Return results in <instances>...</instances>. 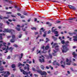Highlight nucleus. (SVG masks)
Wrapping results in <instances>:
<instances>
[{"label":"nucleus","mask_w":77,"mask_h":77,"mask_svg":"<svg viewBox=\"0 0 77 77\" xmlns=\"http://www.w3.org/2000/svg\"><path fill=\"white\" fill-rule=\"evenodd\" d=\"M69 49L65 45H63L62 46V52L63 53H66L67 51H69Z\"/></svg>","instance_id":"obj_1"},{"label":"nucleus","mask_w":77,"mask_h":77,"mask_svg":"<svg viewBox=\"0 0 77 77\" xmlns=\"http://www.w3.org/2000/svg\"><path fill=\"white\" fill-rule=\"evenodd\" d=\"M15 31L14 30L12 29H5L3 31V32H7V33H12V32H15Z\"/></svg>","instance_id":"obj_2"},{"label":"nucleus","mask_w":77,"mask_h":77,"mask_svg":"<svg viewBox=\"0 0 77 77\" xmlns=\"http://www.w3.org/2000/svg\"><path fill=\"white\" fill-rule=\"evenodd\" d=\"M20 71L21 72H23V74H24V75H28V74H30L31 72L30 71H29L28 73V72H27L24 71V70L22 69H20Z\"/></svg>","instance_id":"obj_3"},{"label":"nucleus","mask_w":77,"mask_h":77,"mask_svg":"<svg viewBox=\"0 0 77 77\" xmlns=\"http://www.w3.org/2000/svg\"><path fill=\"white\" fill-rule=\"evenodd\" d=\"M37 72L41 74L42 75H47V72L45 71L42 72L41 70H39L37 71Z\"/></svg>","instance_id":"obj_4"},{"label":"nucleus","mask_w":77,"mask_h":77,"mask_svg":"<svg viewBox=\"0 0 77 77\" xmlns=\"http://www.w3.org/2000/svg\"><path fill=\"white\" fill-rule=\"evenodd\" d=\"M14 49V48H12V47H10L9 48V47L8 46H7V48L5 50V51H7L8 50H10L11 52V53H12V51Z\"/></svg>","instance_id":"obj_5"},{"label":"nucleus","mask_w":77,"mask_h":77,"mask_svg":"<svg viewBox=\"0 0 77 77\" xmlns=\"http://www.w3.org/2000/svg\"><path fill=\"white\" fill-rule=\"evenodd\" d=\"M54 28V27H53L52 28L51 32L54 33V34H55V35H57L58 34V32L55 30H54V29H53Z\"/></svg>","instance_id":"obj_6"},{"label":"nucleus","mask_w":77,"mask_h":77,"mask_svg":"<svg viewBox=\"0 0 77 77\" xmlns=\"http://www.w3.org/2000/svg\"><path fill=\"white\" fill-rule=\"evenodd\" d=\"M45 48V46H44V45H43V46L41 47L42 49L43 50V51L42 52V53H47V51L45 50V49H44Z\"/></svg>","instance_id":"obj_7"},{"label":"nucleus","mask_w":77,"mask_h":77,"mask_svg":"<svg viewBox=\"0 0 77 77\" xmlns=\"http://www.w3.org/2000/svg\"><path fill=\"white\" fill-rule=\"evenodd\" d=\"M60 63L61 64H63H63H62L61 65V66L62 67L64 68H65V62H63V61H61Z\"/></svg>","instance_id":"obj_8"},{"label":"nucleus","mask_w":77,"mask_h":77,"mask_svg":"<svg viewBox=\"0 0 77 77\" xmlns=\"http://www.w3.org/2000/svg\"><path fill=\"white\" fill-rule=\"evenodd\" d=\"M69 42L68 41L66 42H65V46H66L67 47H68V46H69Z\"/></svg>","instance_id":"obj_9"},{"label":"nucleus","mask_w":77,"mask_h":77,"mask_svg":"<svg viewBox=\"0 0 77 77\" xmlns=\"http://www.w3.org/2000/svg\"><path fill=\"white\" fill-rule=\"evenodd\" d=\"M39 61L41 63H42V62H45L44 59V58H42V60L41 59H39Z\"/></svg>","instance_id":"obj_10"},{"label":"nucleus","mask_w":77,"mask_h":77,"mask_svg":"<svg viewBox=\"0 0 77 77\" xmlns=\"http://www.w3.org/2000/svg\"><path fill=\"white\" fill-rule=\"evenodd\" d=\"M55 50L57 51H59V45H57L55 46Z\"/></svg>","instance_id":"obj_11"},{"label":"nucleus","mask_w":77,"mask_h":77,"mask_svg":"<svg viewBox=\"0 0 77 77\" xmlns=\"http://www.w3.org/2000/svg\"><path fill=\"white\" fill-rule=\"evenodd\" d=\"M4 69V67L3 66H0V71H3Z\"/></svg>","instance_id":"obj_12"},{"label":"nucleus","mask_w":77,"mask_h":77,"mask_svg":"<svg viewBox=\"0 0 77 77\" xmlns=\"http://www.w3.org/2000/svg\"><path fill=\"white\" fill-rule=\"evenodd\" d=\"M5 2H9V3H10V4H11V5H12V1H9V0H5Z\"/></svg>","instance_id":"obj_13"},{"label":"nucleus","mask_w":77,"mask_h":77,"mask_svg":"<svg viewBox=\"0 0 77 77\" xmlns=\"http://www.w3.org/2000/svg\"><path fill=\"white\" fill-rule=\"evenodd\" d=\"M52 38L53 39H54V41H57V38H55V37L54 36H52Z\"/></svg>","instance_id":"obj_14"},{"label":"nucleus","mask_w":77,"mask_h":77,"mask_svg":"<svg viewBox=\"0 0 77 77\" xmlns=\"http://www.w3.org/2000/svg\"><path fill=\"white\" fill-rule=\"evenodd\" d=\"M11 67L12 68H16V66H15V64H12L11 65Z\"/></svg>","instance_id":"obj_15"},{"label":"nucleus","mask_w":77,"mask_h":77,"mask_svg":"<svg viewBox=\"0 0 77 77\" xmlns=\"http://www.w3.org/2000/svg\"><path fill=\"white\" fill-rule=\"evenodd\" d=\"M26 65H27V66H28L27 67V69L28 71H29V69H30L29 68V65L27 63H26Z\"/></svg>","instance_id":"obj_16"},{"label":"nucleus","mask_w":77,"mask_h":77,"mask_svg":"<svg viewBox=\"0 0 77 77\" xmlns=\"http://www.w3.org/2000/svg\"><path fill=\"white\" fill-rule=\"evenodd\" d=\"M15 41V40L14 39H11L10 40V42H11L12 43H13Z\"/></svg>","instance_id":"obj_17"},{"label":"nucleus","mask_w":77,"mask_h":77,"mask_svg":"<svg viewBox=\"0 0 77 77\" xmlns=\"http://www.w3.org/2000/svg\"><path fill=\"white\" fill-rule=\"evenodd\" d=\"M45 50H46V51L48 49V45L45 47Z\"/></svg>","instance_id":"obj_18"},{"label":"nucleus","mask_w":77,"mask_h":77,"mask_svg":"<svg viewBox=\"0 0 77 77\" xmlns=\"http://www.w3.org/2000/svg\"><path fill=\"white\" fill-rule=\"evenodd\" d=\"M52 59V55L51 54H49V59Z\"/></svg>","instance_id":"obj_19"},{"label":"nucleus","mask_w":77,"mask_h":77,"mask_svg":"<svg viewBox=\"0 0 77 77\" xmlns=\"http://www.w3.org/2000/svg\"><path fill=\"white\" fill-rule=\"evenodd\" d=\"M11 37L12 38V39H14L15 38V35H12L11 36Z\"/></svg>","instance_id":"obj_20"},{"label":"nucleus","mask_w":77,"mask_h":77,"mask_svg":"<svg viewBox=\"0 0 77 77\" xmlns=\"http://www.w3.org/2000/svg\"><path fill=\"white\" fill-rule=\"evenodd\" d=\"M41 68L42 69L44 70L45 68L44 66H43V65H42L41 66Z\"/></svg>","instance_id":"obj_21"},{"label":"nucleus","mask_w":77,"mask_h":77,"mask_svg":"<svg viewBox=\"0 0 77 77\" xmlns=\"http://www.w3.org/2000/svg\"><path fill=\"white\" fill-rule=\"evenodd\" d=\"M49 68H50V69H51L52 70L53 69V67H52V66H51L50 65L49 66V67H48V69H49Z\"/></svg>","instance_id":"obj_22"},{"label":"nucleus","mask_w":77,"mask_h":77,"mask_svg":"<svg viewBox=\"0 0 77 77\" xmlns=\"http://www.w3.org/2000/svg\"><path fill=\"white\" fill-rule=\"evenodd\" d=\"M31 30H36V28L35 27H31Z\"/></svg>","instance_id":"obj_23"},{"label":"nucleus","mask_w":77,"mask_h":77,"mask_svg":"<svg viewBox=\"0 0 77 77\" xmlns=\"http://www.w3.org/2000/svg\"><path fill=\"white\" fill-rule=\"evenodd\" d=\"M3 19L7 20V19H9V17H4Z\"/></svg>","instance_id":"obj_24"},{"label":"nucleus","mask_w":77,"mask_h":77,"mask_svg":"<svg viewBox=\"0 0 77 77\" xmlns=\"http://www.w3.org/2000/svg\"><path fill=\"white\" fill-rule=\"evenodd\" d=\"M22 66V64H21L20 63H18V66L19 67H20V66Z\"/></svg>","instance_id":"obj_25"},{"label":"nucleus","mask_w":77,"mask_h":77,"mask_svg":"<svg viewBox=\"0 0 77 77\" xmlns=\"http://www.w3.org/2000/svg\"><path fill=\"white\" fill-rule=\"evenodd\" d=\"M48 74L49 76H51V75H52L51 74V72L50 71L48 72Z\"/></svg>","instance_id":"obj_26"},{"label":"nucleus","mask_w":77,"mask_h":77,"mask_svg":"<svg viewBox=\"0 0 77 77\" xmlns=\"http://www.w3.org/2000/svg\"><path fill=\"white\" fill-rule=\"evenodd\" d=\"M57 62V61H54V62L53 63V64L54 65H56V63Z\"/></svg>","instance_id":"obj_27"},{"label":"nucleus","mask_w":77,"mask_h":77,"mask_svg":"<svg viewBox=\"0 0 77 77\" xmlns=\"http://www.w3.org/2000/svg\"><path fill=\"white\" fill-rule=\"evenodd\" d=\"M16 29L17 30V31H20V28H19L17 27H16Z\"/></svg>","instance_id":"obj_28"},{"label":"nucleus","mask_w":77,"mask_h":77,"mask_svg":"<svg viewBox=\"0 0 77 77\" xmlns=\"http://www.w3.org/2000/svg\"><path fill=\"white\" fill-rule=\"evenodd\" d=\"M57 45V43H54L53 45L52 46V48H53V47H54V46H55V45Z\"/></svg>","instance_id":"obj_29"},{"label":"nucleus","mask_w":77,"mask_h":77,"mask_svg":"<svg viewBox=\"0 0 77 77\" xmlns=\"http://www.w3.org/2000/svg\"><path fill=\"white\" fill-rule=\"evenodd\" d=\"M61 43L62 44H65V40H62L61 42Z\"/></svg>","instance_id":"obj_30"},{"label":"nucleus","mask_w":77,"mask_h":77,"mask_svg":"<svg viewBox=\"0 0 77 77\" xmlns=\"http://www.w3.org/2000/svg\"><path fill=\"white\" fill-rule=\"evenodd\" d=\"M42 30V32H44V31H45V29H44V28H41V29H40V30Z\"/></svg>","instance_id":"obj_31"},{"label":"nucleus","mask_w":77,"mask_h":77,"mask_svg":"<svg viewBox=\"0 0 77 77\" xmlns=\"http://www.w3.org/2000/svg\"><path fill=\"white\" fill-rule=\"evenodd\" d=\"M52 26V24L50 23V22H48V27H51Z\"/></svg>","instance_id":"obj_32"},{"label":"nucleus","mask_w":77,"mask_h":77,"mask_svg":"<svg viewBox=\"0 0 77 77\" xmlns=\"http://www.w3.org/2000/svg\"><path fill=\"white\" fill-rule=\"evenodd\" d=\"M68 6H69V9H72V5H69Z\"/></svg>","instance_id":"obj_33"},{"label":"nucleus","mask_w":77,"mask_h":77,"mask_svg":"<svg viewBox=\"0 0 77 77\" xmlns=\"http://www.w3.org/2000/svg\"><path fill=\"white\" fill-rule=\"evenodd\" d=\"M23 15H26V16H27L28 14H27V13L25 12H24L23 13Z\"/></svg>","instance_id":"obj_34"},{"label":"nucleus","mask_w":77,"mask_h":77,"mask_svg":"<svg viewBox=\"0 0 77 77\" xmlns=\"http://www.w3.org/2000/svg\"><path fill=\"white\" fill-rule=\"evenodd\" d=\"M36 48L35 47H34V48H32V52H33V51H34V50H35V48Z\"/></svg>","instance_id":"obj_35"},{"label":"nucleus","mask_w":77,"mask_h":77,"mask_svg":"<svg viewBox=\"0 0 77 77\" xmlns=\"http://www.w3.org/2000/svg\"><path fill=\"white\" fill-rule=\"evenodd\" d=\"M21 57H20V59H22V58H23V53H21Z\"/></svg>","instance_id":"obj_36"},{"label":"nucleus","mask_w":77,"mask_h":77,"mask_svg":"<svg viewBox=\"0 0 77 77\" xmlns=\"http://www.w3.org/2000/svg\"><path fill=\"white\" fill-rule=\"evenodd\" d=\"M72 9H73V10H75L76 8L74 6H72Z\"/></svg>","instance_id":"obj_37"},{"label":"nucleus","mask_w":77,"mask_h":77,"mask_svg":"<svg viewBox=\"0 0 77 77\" xmlns=\"http://www.w3.org/2000/svg\"><path fill=\"white\" fill-rule=\"evenodd\" d=\"M4 73V74H5V73H6V72H5L4 71L0 72V74H1V73Z\"/></svg>","instance_id":"obj_38"},{"label":"nucleus","mask_w":77,"mask_h":77,"mask_svg":"<svg viewBox=\"0 0 77 77\" xmlns=\"http://www.w3.org/2000/svg\"><path fill=\"white\" fill-rule=\"evenodd\" d=\"M2 44H3V45L4 46V47H6V45H5L6 44V43H2Z\"/></svg>","instance_id":"obj_39"},{"label":"nucleus","mask_w":77,"mask_h":77,"mask_svg":"<svg viewBox=\"0 0 77 77\" xmlns=\"http://www.w3.org/2000/svg\"><path fill=\"white\" fill-rule=\"evenodd\" d=\"M23 35V34H20L18 36L19 38H21V36Z\"/></svg>","instance_id":"obj_40"},{"label":"nucleus","mask_w":77,"mask_h":77,"mask_svg":"<svg viewBox=\"0 0 77 77\" xmlns=\"http://www.w3.org/2000/svg\"><path fill=\"white\" fill-rule=\"evenodd\" d=\"M73 41L75 42H77V38H74L73 39Z\"/></svg>","instance_id":"obj_41"},{"label":"nucleus","mask_w":77,"mask_h":77,"mask_svg":"<svg viewBox=\"0 0 77 77\" xmlns=\"http://www.w3.org/2000/svg\"><path fill=\"white\" fill-rule=\"evenodd\" d=\"M7 74L8 75H10V73L9 71H7V73L6 74Z\"/></svg>","instance_id":"obj_42"},{"label":"nucleus","mask_w":77,"mask_h":77,"mask_svg":"<svg viewBox=\"0 0 77 77\" xmlns=\"http://www.w3.org/2000/svg\"><path fill=\"white\" fill-rule=\"evenodd\" d=\"M69 35H70V36H72L73 34H74V33H71V32H69Z\"/></svg>","instance_id":"obj_43"},{"label":"nucleus","mask_w":77,"mask_h":77,"mask_svg":"<svg viewBox=\"0 0 77 77\" xmlns=\"http://www.w3.org/2000/svg\"><path fill=\"white\" fill-rule=\"evenodd\" d=\"M7 59H11V56L10 55L8 56L7 58Z\"/></svg>","instance_id":"obj_44"},{"label":"nucleus","mask_w":77,"mask_h":77,"mask_svg":"<svg viewBox=\"0 0 77 77\" xmlns=\"http://www.w3.org/2000/svg\"><path fill=\"white\" fill-rule=\"evenodd\" d=\"M57 23L59 24V23H61V21H56Z\"/></svg>","instance_id":"obj_45"},{"label":"nucleus","mask_w":77,"mask_h":77,"mask_svg":"<svg viewBox=\"0 0 77 77\" xmlns=\"http://www.w3.org/2000/svg\"><path fill=\"white\" fill-rule=\"evenodd\" d=\"M14 47H16V48L18 47V45L16 44H15L14 45Z\"/></svg>","instance_id":"obj_46"},{"label":"nucleus","mask_w":77,"mask_h":77,"mask_svg":"<svg viewBox=\"0 0 77 77\" xmlns=\"http://www.w3.org/2000/svg\"><path fill=\"white\" fill-rule=\"evenodd\" d=\"M6 14H11L12 13L11 12H7L6 13Z\"/></svg>","instance_id":"obj_47"},{"label":"nucleus","mask_w":77,"mask_h":77,"mask_svg":"<svg viewBox=\"0 0 77 77\" xmlns=\"http://www.w3.org/2000/svg\"><path fill=\"white\" fill-rule=\"evenodd\" d=\"M56 65H58V66H60V64L58 63L57 62H56Z\"/></svg>","instance_id":"obj_48"},{"label":"nucleus","mask_w":77,"mask_h":77,"mask_svg":"<svg viewBox=\"0 0 77 77\" xmlns=\"http://www.w3.org/2000/svg\"><path fill=\"white\" fill-rule=\"evenodd\" d=\"M73 38H74V39H77V36H73Z\"/></svg>","instance_id":"obj_49"},{"label":"nucleus","mask_w":77,"mask_h":77,"mask_svg":"<svg viewBox=\"0 0 77 77\" xmlns=\"http://www.w3.org/2000/svg\"><path fill=\"white\" fill-rule=\"evenodd\" d=\"M3 17V16H2L1 15H0V19L1 20H2Z\"/></svg>","instance_id":"obj_50"},{"label":"nucleus","mask_w":77,"mask_h":77,"mask_svg":"<svg viewBox=\"0 0 77 77\" xmlns=\"http://www.w3.org/2000/svg\"><path fill=\"white\" fill-rule=\"evenodd\" d=\"M28 32L27 31H25V35H27Z\"/></svg>","instance_id":"obj_51"},{"label":"nucleus","mask_w":77,"mask_h":77,"mask_svg":"<svg viewBox=\"0 0 77 77\" xmlns=\"http://www.w3.org/2000/svg\"><path fill=\"white\" fill-rule=\"evenodd\" d=\"M3 39V37L2 36H0V40H2Z\"/></svg>","instance_id":"obj_52"},{"label":"nucleus","mask_w":77,"mask_h":77,"mask_svg":"<svg viewBox=\"0 0 77 77\" xmlns=\"http://www.w3.org/2000/svg\"><path fill=\"white\" fill-rule=\"evenodd\" d=\"M17 15L18 16H21V14H20V13H17Z\"/></svg>","instance_id":"obj_53"},{"label":"nucleus","mask_w":77,"mask_h":77,"mask_svg":"<svg viewBox=\"0 0 77 77\" xmlns=\"http://www.w3.org/2000/svg\"><path fill=\"white\" fill-rule=\"evenodd\" d=\"M52 54H53V56H56V54L54 53H52Z\"/></svg>","instance_id":"obj_54"},{"label":"nucleus","mask_w":77,"mask_h":77,"mask_svg":"<svg viewBox=\"0 0 77 77\" xmlns=\"http://www.w3.org/2000/svg\"><path fill=\"white\" fill-rule=\"evenodd\" d=\"M27 66H25L24 68V70H26L27 69Z\"/></svg>","instance_id":"obj_55"},{"label":"nucleus","mask_w":77,"mask_h":77,"mask_svg":"<svg viewBox=\"0 0 77 77\" xmlns=\"http://www.w3.org/2000/svg\"><path fill=\"white\" fill-rule=\"evenodd\" d=\"M6 47L5 48H2V49L3 50H6Z\"/></svg>","instance_id":"obj_56"},{"label":"nucleus","mask_w":77,"mask_h":77,"mask_svg":"<svg viewBox=\"0 0 77 77\" xmlns=\"http://www.w3.org/2000/svg\"><path fill=\"white\" fill-rule=\"evenodd\" d=\"M66 65H71V63H66Z\"/></svg>","instance_id":"obj_57"},{"label":"nucleus","mask_w":77,"mask_h":77,"mask_svg":"<svg viewBox=\"0 0 77 77\" xmlns=\"http://www.w3.org/2000/svg\"><path fill=\"white\" fill-rule=\"evenodd\" d=\"M21 18H24L25 17H24V16L22 15L20 17Z\"/></svg>","instance_id":"obj_58"},{"label":"nucleus","mask_w":77,"mask_h":77,"mask_svg":"<svg viewBox=\"0 0 77 77\" xmlns=\"http://www.w3.org/2000/svg\"><path fill=\"white\" fill-rule=\"evenodd\" d=\"M6 23L7 24H8V25H9V24H10V23H9V22H8V21H6Z\"/></svg>","instance_id":"obj_59"},{"label":"nucleus","mask_w":77,"mask_h":77,"mask_svg":"<svg viewBox=\"0 0 77 77\" xmlns=\"http://www.w3.org/2000/svg\"><path fill=\"white\" fill-rule=\"evenodd\" d=\"M70 69L72 71H74V70L73 69V68L72 67L70 68Z\"/></svg>","instance_id":"obj_60"},{"label":"nucleus","mask_w":77,"mask_h":77,"mask_svg":"<svg viewBox=\"0 0 77 77\" xmlns=\"http://www.w3.org/2000/svg\"><path fill=\"white\" fill-rule=\"evenodd\" d=\"M66 62H69V60L68 58H67L66 59Z\"/></svg>","instance_id":"obj_61"},{"label":"nucleus","mask_w":77,"mask_h":77,"mask_svg":"<svg viewBox=\"0 0 77 77\" xmlns=\"http://www.w3.org/2000/svg\"><path fill=\"white\" fill-rule=\"evenodd\" d=\"M26 60V63H29V60L27 59Z\"/></svg>","instance_id":"obj_62"},{"label":"nucleus","mask_w":77,"mask_h":77,"mask_svg":"<svg viewBox=\"0 0 77 77\" xmlns=\"http://www.w3.org/2000/svg\"><path fill=\"white\" fill-rule=\"evenodd\" d=\"M9 75H8L7 74H6V75H4V77H8Z\"/></svg>","instance_id":"obj_63"},{"label":"nucleus","mask_w":77,"mask_h":77,"mask_svg":"<svg viewBox=\"0 0 77 77\" xmlns=\"http://www.w3.org/2000/svg\"><path fill=\"white\" fill-rule=\"evenodd\" d=\"M74 19V18H70L69 19V20H73Z\"/></svg>","instance_id":"obj_64"}]
</instances>
